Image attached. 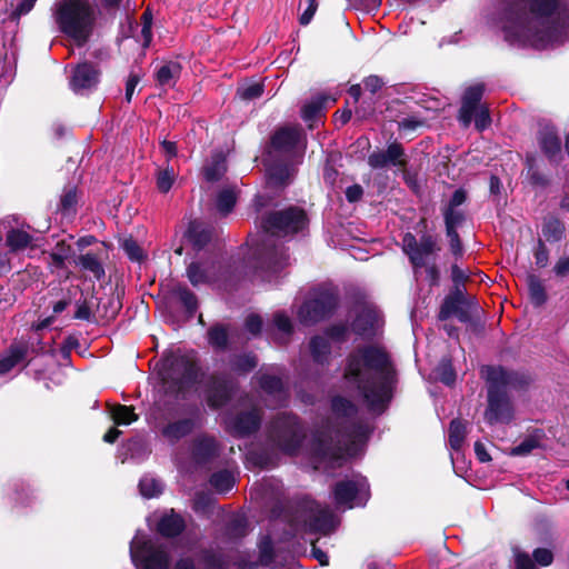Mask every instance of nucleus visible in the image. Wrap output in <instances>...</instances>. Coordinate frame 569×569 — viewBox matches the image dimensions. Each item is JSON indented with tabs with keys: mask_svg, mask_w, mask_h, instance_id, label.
I'll return each mask as SVG.
<instances>
[{
	"mask_svg": "<svg viewBox=\"0 0 569 569\" xmlns=\"http://www.w3.org/2000/svg\"><path fill=\"white\" fill-rule=\"evenodd\" d=\"M172 569H229V560L217 547H199L192 556L180 557Z\"/></svg>",
	"mask_w": 569,
	"mask_h": 569,
	"instance_id": "14",
	"label": "nucleus"
},
{
	"mask_svg": "<svg viewBox=\"0 0 569 569\" xmlns=\"http://www.w3.org/2000/svg\"><path fill=\"white\" fill-rule=\"evenodd\" d=\"M211 236V229L206 223L198 220L190 222L187 237L197 249L203 248L210 241Z\"/></svg>",
	"mask_w": 569,
	"mask_h": 569,
	"instance_id": "33",
	"label": "nucleus"
},
{
	"mask_svg": "<svg viewBox=\"0 0 569 569\" xmlns=\"http://www.w3.org/2000/svg\"><path fill=\"white\" fill-rule=\"evenodd\" d=\"M512 553L515 569H537L529 553L522 551L519 547H513Z\"/></svg>",
	"mask_w": 569,
	"mask_h": 569,
	"instance_id": "52",
	"label": "nucleus"
},
{
	"mask_svg": "<svg viewBox=\"0 0 569 569\" xmlns=\"http://www.w3.org/2000/svg\"><path fill=\"white\" fill-rule=\"evenodd\" d=\"M535 565L547 567L553 561V553L546 548H538L532 552Z\"/></svg>",
	"mask_w": 569,
	"mask_h": 569,
	"instance_id": "59",
	"label": "nucleus"
},
{
	"mask_svg": "<svg viewBox=\"0 0 569 569\" xmlns=\"http://www.w3.org/2000/svg\"><path fill=\"white\" fill-rule=\"evenodd\" d=\"M446 231L457 229L465 221V212L459 208H446L443 211Z\"/></svg>",
	"mask_w": 569,
	"mask_h": 569,
	"instance_id": "49",
	"label": "nucleus"
},
{
	"mask_svg": "<svg viewBox=\"0 0 569 569\" xmlns=\"http://www.w3.org/2000/svg\"><path fill=\"white\" fill-rule=\"evenodd\" d=\"M257 366L253 355L238 356L232 360V369L237 372H249Z\"/></svg>",
	"mask_w": 569,
	"mask_h": 569,
	"instance_id": "54",
	"label": "nucleus"
},
{
	"mask_svg": "<svg viewBox=\"0 0 569 569\" xmlns=\"http://www.w3.org/2000/svg\"><path fill=\"white\" fill-rule=\"evenodd\" d=\"M488 382V407L485 420L489 425L509 423L513 418V407L509 392L528 383L525 375L502 367H486L482 370Z\"/></svg>",
	"mask_w": 569,
	"mask_h": 569,
	"instance_id": "6",
	"label": "nucleus"
},
{
	"mask_svg": "<svg viewBox=\"0 0 569 569\" xmlns=\"http://www.w3.org/2000/svg\"><path fill=\"white\" fill-rule=\"evenodd\" d=\"M100 71L94 64L83 62L78 64L70 78V88L76 94H88L94 90L99 83Z\"/></svg>",
	"mask_w": 569,
	"mask_h": 569,
	"instance_id": "21",
	"label": "nucleus"
},
{
	"mask_svg": "<svg viewBox=\"0 0 569 569\" xmlns=\"http://www.w3.org/2000/svg\"><path fill=\"white\" fill-rule=\"evenodd\" d=\"M466 426L458 419H455L450 422L449 426V446L452 451L456 452V457L451 453V461L455 465L456 460L460 453L462 443L466 438Z\"/></svg>",
	"mask_w": 569,
	"mask_h": 569,
	"instance_id": "36",
	"label": "nucleus"
},
{
	"mask_svg": "<svg viewBox=\"0 0 569 569\" xmlns=\"http://www.w3.org/2000/svg\"><path fill=\"white\" fill-rule=\"evenodd\" d=\"M329 338L325 336H316L310 341V352L317 363H325L330 355Z\"/></svg>",
	"mask_w": 569,
	"mask_h": 569,
	"instance_id": "38",
	"label": "nucleus"
},
{
	"mask_svg": "<svg viewBox=\"0 0 569 569\" xmlns=\"http://www.w3.org/2000/svg\"><path fill=\"white\" fill-rule=\"evenodd\" d=\"M466 303V301H460L455 298H445L439 311V319L443 321L455 316L459 321L468 322L470 315Z\"/></svg>",
	"mask_w": 569,
	"mask_h": 569,
	"instance_id": "31",
	"label": "nucleus"
},
{
	"mask_svg": "<svg viewBox=\"0 0 569 569\" xmlns=\"http://www.w3.org/2000/svg\"><path fill=\"white\" fill-rule=\"evenodd\" d=\"M263 92V86L261 83H251L242 87L238 90V94L243 100H253L259 98Z\"/></svg>",
	"mask_w": 569,
	"mask_h": 569,
	"instance_id": "58",
	"label": "nucleus"
},
{
	"mask_svg": "<svg viewBox=\"0 0 569 569\" xmlns=\"http://www.w3.org/2000/svg\"><path fill=\"white\" fill-rule=\"evenodd\" d=\"M220 267L216 263L210 266L192 262L187 269V277L193 286L214 282L219 279L217 271Z\"/></svg>",
	"mask_w": 569,
	"mask_h": 569,
	"instance_id": "29",
	"label": "nucleus"
},
{
	"mask_svg": "<svg viewBox=\"0 0 569 569\" xmlns=\"http://www.w3.org/2000/svg\"><path fill=\"white\" fill-rule=\"evenodd\" d=\"M323 107V100L321 98L313 99L307 102L301 109L302 119L309 123V128H313L315 122L320 118V112Z\"/></svg>",
	"mask_w": 569,
	"mask_h": 569,
	"instance_id": "44",
	"label": "nucleus"
},
{
	"mask_svg": "<svg viewBox=\"0 0 569 569\" xmlns=\"http://www.w3.org/2000/svg\"><path fill=\"white\" fill-rule=\"evenodd\" d=\"M214 508V501L211 496L207 493H197L193 500V510L197 513L207 515Z\"/></svg>",
	"mask_w": 569,
	"mask_h": 569,
	"instance_id": "51",
	"label": "nucleus"
},
{
	"mask_svg": "<svg viewBox=\"0 0 569 569\" xmlns=\"http://www.w3.org/2000/svg\"><path fill=\"white\" fill-rule=\"evenodd\" d=\"M158 375L163 391L178 396L197 381L199 368L191 358L171 353L158 363Z\"/></svg>",
	"mask_w": 569,
	"mask_h": 569,
	"instance_id": "9",
	"label": "nucleus"
},
{
	"mask_svg": "<svg viewBox=\"0 0 569 569\" xmlns=\"http://www.w3.org/2000/svg\"><path fill=\"white\" fill-rule=\"evenodd\" d=\"M76 312L73 315L74 319L78 320H84V321H91L92 320V312L91 307L87 300H79L76 303Z\"/></svg>",
	"mask_w": 569,
	"mask_h": 569,
	"instance_id": "60",
	"label": "nucleus"
},
{
	"mask_svg": "<svg viewBox=\"0 0 569 569\" xmlns=\"http://www.w3.org/2000/svg\"><path fill=\"white\" fill-rule=\"evenodd\" d=\"M295 531H309L328 535L336 529L338 520L329 507H323L311 499H303L292 518Z\"/></svg>",
	"mask_w": 569,
	"mask_h": 569,
	"instance_id": "10",
	"label": "nucleus"
},
{
	"mask_svg": "<svg viewBox=\"0 0 569 569\" xmlns=\"http://www.w3.org/2000/svg\"><path fill=\"white\" fill-rule=\"evenodd\" d=\"M437 379L447 386H450L456 380V373L452 368L450 359L443 358L435 369Z\"/></svg>",
	"mask_w": 569,
	"mask_h": 569,
	"instance_id": "46",
	"label": "nucleus"
},
{
	"mask_svg": "<svg viewBox=\"0 0 569 569\" xmlns=\"http://www.w3.org/2000/svg\"><path fill=\"white\" fill-rule=\"evenodd\" d=\"M176 64H164L157 71V81L161 86H170L177 73Z\"/></svg>",
	"mask_w": 569,
	"mask_h": 569,
	"instance_id": "57",
	"label": "nucleus"
},
{
	"mask_svg": "<svg viewBox=\"0 0 569 569\" xmlns=\"http://www.w3.org/2000/svg\"><path fill=\"white\" fill-rule=\"evenodd\" d=\"M540 447V439L538 436H528L519 445L511 449L513 456H527L536 448Z\"/></svg>",
	"mask_w": 569,
	"mask_h": 569,
	"instance_id": "50",
	"label": "nucleus"
},
{
	"mask_svg": "<svg viewBox=\"0 0 569 569\" xmlns=\"http://www.w3.org/2000/svg\"><path fill=\"white\" fill-rule=\"evenodd\" d=\"M307 437L301 420L291 412L278 413L267 427L270 446L288 456H296Z\"/></svg>",
	"mask_w": 569,
	"mask_h": 569,
	"instance_id": "8",
	"label": "nucleus"
},
{
	"mask_svg": "<svg viewBox=\"0 0 569 569\" xmlns=\"http://www.w3.org/2000/svg\"><path fill=\"white\" fill-rule=\"evenodd\" d=\"M541 233L546 241L559 242L565 236V224L558 218L550 217L543 221Z\"/></svg>",
	"mask_w": 569,
	"mask_h": 569,
	"instance_id": "37",
	"label": "nucleus"
},
{
	"mask_svg": "<svg viewBox=\"0 0 569 569\" xmlns=\"http://www.w3.org/2000/svg\"><path fill=\"white\" fill-rule=\"evenodd\" d=\"M233 390V382L229 377L212 375L207 390L209 407L218 409L223 407L230 399Z\"/></svg>",
	"mask_w": 569,
	"mask_h": 569,
	"instance_id": "24",
	"label": "nucleus"
},
{
	"mask_svg": "<svg viewBox=\"0 0 569 569\" xmlns=\"http://www.w3.org/2000/svg\"><path fill=\"white\" fill-rule=\"evenodd\" d=\"M539 146L550 163L558 164L562 160L561 141L552 130H542L538 137Z\"/></svg>",
	"mask_w": 569,
	"mask_h": 569,
	"instance_id": "28",
	"label": "nucleus"
},
{
	"mask_svg": "<svg viewBox=\"0 0 569 569\" xmlns=\"http://www.w3.org/2000/svg\"><path fill=\"white\" fill-rule=\"evenodd\" d=\"M74 263L84 272L90 273L94 279L100 280L104 276L103 266L97 254L87 252L79 256Z\"/></svg>",
	"mask_w": 569,
	"mask_h": 569,
	"instance_id": "35",
	"label": "nucleus"
},
{
	"mask_svg": "<svg viewBox=\"0 0 569 569\" xmlns=\"http://www.w3.org/2000/svg\"><path fill=\"white\" fill-rule=\"evenodd\" d=\"M76 203H77L76 190L72 188L66 190L60 200L61 208L64 211H70L73 209Z\"/></svg>",
	"mask_w": 569,
	"mask_h": 569,
	"instance_id": "62",
	"label": "nucleus"
},
{
	"mask_svg": "<svg viewBox=\"0 0 569 569\" xmlns=\"http://www.w3.org/2000/svg\"><path fill=\"white\" fill-rule=\"evenodd\" d=\"M262 328V320L257 315H250L246 319V329L253 336L258 335Z\"/></svg>",
	"mask_w": 569,
	"mask_h": 569,
	"instance_id": "64",
	"label": "nucleus"
},
{
	"mask_svg": "<svg viewBox=\"0 0 569 569\" xmlns=\"http://www.w3.org/2000/svg\"><path fill=\"white\" fill-rule=\"evenodd\" d=\"M237 201L233 188H224L217 196V209L221 214H228Z\"/></svg>",
	"mask_w": 569,
	"mask_h": 569,
	"instance_id": "45",
	"label": "nucleus"
},
{
	"mask_svg": "<svg viewBox=\"0 0 569 569\" xmlns=\"http://www.w3.org/2000/svg\"><path fill=\"white\" fill-rule=\"evenodd\" d=\"M96 0H58L52 16L58 29L78 46L90 38L97 19Z\"/></svg>",
	"mask_w": 569,
	"mask_h": 569,
	"instance_id": "7",
	"label": "nucleus"
},
{
	"mask_svg": "<svg viewBox=\"0 0 569 569\" xmlns=\"http://www.w3.org/2000/svg\"><path fill=\"white\" fill-rule=\"evenodd\" d=\"M498 24L509 43L546 49L566 40L569 9L560 0H509Z\"/></svg>",
	"mask_w": 569,
	"mask_h": 569,
	"instance_id": "1",
	"label": "nucleus"
},
{
	"mask_svg": "<svg viewBox=\"0 0 569 569\" xmlns=\"http://www.w3.org/2000/svg\"><path fill=\"white\" fill-rule=\"evenodd\" d=\"M343 381L370 411L382 412L391 399L395 369L383 349L362 346L347 357Z\"/></svg>",
	"mask_w": 569,
	"mask_h": 569,
	"instance_id": "2",
	"label": "nucleus"
},
{
	"mask_svg": "<svg viewBox=\"0 0 569 569\" xmlns=\"http://www.w3.org/2000/svg\"><path fill=\"white\" fill-rule=\"evenodd\" d=\"M308 224L303 209L289 207L274 211L261 219L263 239L257 246L259 268L271 281V277L280 273L289 264V254L282 244H276L273 237H286L302 231Z\"/></svg>",
	"mask_w": 569,
	"mask_h": 569,
	"instance_id": "4",
	"label": "nucleus"
},
{
	"mask_svg": "<svg viewBox=\"0 0 569 569\" xmlns=\"http://www.w3.org/2000/svg\"><path fill=\"white\" fill-rule=\"evenodd\" d=\"M199 426L196 416L184 417L164 425L160 432L162 437L170 443H176L180 439L190 435Z\"/></svg>",
	"mask_w": 569,
	"mask_h": 569,
	"instance_id": "27",
	"label": "nucleus"
},
{
	"mask_svg": "<svg viewBox=\"0 0 569 569\" xmlns=\"http://www.w3.org/2000/svg\"><path fill=\"white\" fill-rule=\"evenodd\" d=\"M226 423L228 430L233 436H249L259 429L261 423V413L258 409H251L229 418Z\"/></svg>",
	"mask_w": 569,
	"mask_h": 569,
	"instance_id": "23",
	"label": "nucleus"
},
{
	"mask_svg": "<svg viewBox=\"0 0 569 569\" xmlns=\"http://www.w3.org/2000/svg\"><path fill=\"white\" fill-rule=\"evenodd\" d=\"M303 130L287 126L277 130L271 138V150L267 164L268 181L274 186L287 184L293 176L295 166L305 152Z\"/></svg>",
	"mask_w": 569,
	"mask_h": 569,
	"instance_id": "5",
	"label": "nucleus"
},
{
	"mask_svg": "<svg viewBox=\"0 0 569 569\" xmlns=\"http://www.w3.org/2000/svg\"><path fill=\"white\" fill-rule=\"evenodd\" d=\"M251 496L263 508L270 509L273 516H278L283 508L284 488L278 479H264L256 483L251 489Z\"/></svg>",
	"mask_w": 569,
	"mask_h": 569,
	"instance_id": "16",
	"label": "nucleus"
},
{
	"mask_svg": "<svg viewBox=\"0 0 569 569\" xmlns=\"http://www.w3.org/2000/svg\"><path fill=\"white\" fill-rule=\"evenodd\" d=\"M2 226L6 229L4 244L10 253L29 254L38 248V238L31 234L24 226H12L9 219L4 220Z\"/></svg>",
	"mask_w": 569,
	"mask_h": 569,
	"instance_id": "17",
	"label": "nucleus"
},
{
	"mask_svg": "<svg viewBox=\"0 0 569 569\" xmlns=\"http://www.w3.org/2000/svg\"><path fill=\"white\" fill-rule=\"evenodd\" d=\"M483 91V83H476L465 90L459 110V120L463 127H469L472 120L478 131H483L490 126L489 110L480 103Z\"/></svg>",
	"mask_w": 569,
	"mask_h": 569,
	"instance_id": "12",
	"label": "nucleus"
},
{
	"mask_svg": "<svg viewBox=\"0 0 569 569\" xmlns=\"http://www.w3.org/2000/svg\"><path fill=\"white\" fill-rule=\"evenodd\" d=\"M234 476L228 470L214 472L210 477V485L216 489V491L220 493L231 490L234 486Z\"/></svg>",
	"mask_w": 569,
	"mask_h": 569,
	"instance_id": "40",
	"label": "nucleus"
},
{
	"mask_svg": "<svg viewBox=\"0 0 569 569\" xmlns=\"http://www.w3.org/2000/svg\"><path fill=\"white\" fill-rule=\"evenodd\" d=\"M332 496L338 509H352L363 507L370 497V489L367 479L360 475L338 481Z\"/></svg>",
	"mask_w": 569,
	"mask_h": 569,
	"instance_id": "13",
	"label": "nucleus"
},
{
	"mask_svg": "<svg viewBox=\"0 0 569 569\" xmlns=\"http://www.w3.org/2000/svg\"><path fill=\"white\" fill-rule=\"evenodd\" d=\"M381 326V315L377 307L363 305L358 311L352 322V330L362 337L376 335Z\"/></svg>",
	"mask_w": 569,
	"mask_h": 569,
	"instance_id": "22",
	"label": "nucleus"
},
{
	"mask_svg": "<svg viewBox=\"0 0 569 569\" xmlns=\"http://www.w3.org/2000/svg\"><path fill=\"white\" fill-rule=\"evenodd\" d=\"M184 529L183 518L171 511L163 515L158 522V531L166 537H176Z\"/></svg>",
	"mask_w": 569,
	"mask_h": 569,
	"instance_id": "32",
	"label": "nucleus"
},
{
	"mask_svg": "<svg viewBox=\"0 0 569 569\" xmlns=\"http://www.w3.org/2000/svg\"><path fill=\"white\" fill-rule=\"evenodd\" d=\"M110 413L114 423L118 426H128L138 419L133 409L123 405L112 406Z\"/></svg>",
	"mask_w": 569,
	"mask_h": 569,
	"instance_id": "43",
	"label": "nucleus"
},
{
	"mask_svg": "<svg viewBox=\"0 0 569 569\" xmlns=\"http://www.w3.org/2000/svg\"><path fill=\"white\" fill-rule=\"evenodd\" d=\"M268 330L273 341L283 345L292 335L293 327L290 318L284 312L279 311L273 315L272 323Z\"/></svg>",
	"mask_w": 569,
	"mask_h": 569,
	"instance_id": "30",
	"label": "nucleus"
},
{
	"mask_svg": "<svg viewBox=\"0 0 569 569\" xmlns=\"http://www.w3.org/2000/svg\"><path fill=\"white\" fill-rule=\"evenodd\" d=\"M130 557L137 569H170L171 566L169 547L140 532L130 542Z\"/></svg>",
	"mask_w": 569,
	"mask_h": 569,
	"instance_id": "11",
	"label": "nucleus"
},
{
	"mask_svg": "<svg viewBox=\"0 0 569 569\" xmlns=\"http://www.w3.org/2000/svg\"><path fill=\"white\" fill-rule=\"evenodd\" d=\"M40 338H30L29 340H19L13 342L10 348L0 358V376L10 372L14 367L24 363L31 353L38 352ZM41 349V347H39Z\"/></svg>",
	"mask_w": 569,
	"mask_h": 569,
	"instance_id": "18",
	"label": "nucleus"
},
{
	"mask_svg": "<svg viewBox=\"0 0 569 569\" xmlns=\"http://www.w3.org/2000/svg\"><path fill=\"white\" fill-rule=\"evenodd\" d=\"M259 562L261 566H269L273 559L272 541L271 538L262 537L259 542Z\"/></svg>",
	"mask_w": 569,
	"mask_h": 569,
	"instance_id": "53",
	"label": "nucleus"
},
{
	"mask_svg": "<svg viewBox=\"0 0 569 569\" xmlns=\"http://www.w3.org/2000/svg\"><path fill=\"white\" fill-rule=\"evenodd\" d=\"M209 343L217 349H224L228 345V332L223 326L217 325L208 331Z\"/></svg>",
	"mask_w": 569,
	"mask_h": 569,
	"instance_id": "48",
	"label": "nucleus"
},
{
	"mask_svg": "<svg viewBox=\"0 0 569 569\" xmlns=\"http://www.w3.org/2000/svg\"><path fill=\"white\" fill-rule=\"evenodd\" d=\"M219 453V443L214 437L200 435L192 440L191 456L197 465L211 461Z\"/></svg>",
	"mask_w": 569,
	"mask_h": 569,
	"instance_id": "26",
	"label": "nucleus"
},
{
	"mask_svg": "<svg viewBox=\"0 0 569 569\" xmlns=\"http://www.w3.org/2000/svg\"><path fill=\"white\" fill-rule=\"evenodd\" d=\"M535 260L536 264L540 268H543L548 264L549 251L541 240H539L538 247L535 251Z\"/></svg>",
	"mask_w": 569,
	"mask_h": 569,
	"instance_id": "61",
	"label": "nucleus"
},
{
	"mask_svg": "<svg viewBox=\"0 0 569 569\" xmlns=\"http://www.w3.org/2000/svg\"><path fill=\"white\" fill-rule=\"evenodd\" d=\"M121 246L130 260L140 261L143 258V251L134 239L127 238Z\"/></svg>",
	"mask_w": 569,
	"mask_h": 569,
	"instance_id": "56",
	"label": "nucleus"
},
{
	"mask_svg": "<svg viewBox=\"0 0 569 569\" xmlns=\"http://www.w3.org/2000/svg\"><path fill=\"white\" fill-rule=\"evenodd\" d=\"M337 306V296L330 290L315 291L298 311L303 325H312L329 316Z\"/></svg>",
	"mask_w": 569,
	"mask_h": 569,
	"instance_id": "15",
	"label": "nucleus"
},
{
	"mask_svg": "<svg viewBox=\"0 0 569 569\" xmlns=\"http://www.w3.org/2000/svg\"><path fill=\"white\" fill-rule=\"evenodd\" d=\"M528 290L531 302L536 307H541L547 301V292L545 286L536 276H530L528 279Z\"/></svg>",
	"mask_w": 569,
	"mask_h": 569,
	"instance_id": "42",
	"label": "nucleus"
},
{
	"mask_svg": "<svg viewBox=\"0 0 569 569\" xmlns=\"http://www.w3.org/2000/svg\"><path fill=\"white\" fill-rule=\"evenodd\" d=\"M553 272L558 278H566L569 276V256L561 257L553 266Z\"/></svg>",
	"mask_w": 569,
	"mask_h": 569,
	"instance_id": "63",
	"label": "nucleus"
},
{
	"mask_svg": "<svg viewBox=\"0 0 569 569\" xmlns=\"http://www.w3.org/2000/svg\"><path fill=\"white\" fill-rule=\"evenodd\" d=\"M259 387L266 407L276 409L287 405L289 391L279 377L263 373L259 377Z\"/></svg>",
	"mask_w": 569,
	"mask_h": 569,
	"instance_id": "19",
	"label": "nucleus"
},
{
	"mask_svg": "<svg viewBox=\"0 0 569 569\" xmlns=\"http://www.w3.org/2000/svg\"><path fill=\"white\" fill-rule=\"evenodd\" d=\"M405 151L400 143L393 142L388 146L387 150L375 151L368 157V164L372 169H382L388 166L402 167Z\"/></svg>",
	"mask_w": 569,
	"mask_h": 569,
	"instance_id": "25",
	"label": "nucleus"
},
{
	"mask_svg": "<svg viewBox=\"0 0 569 569\" xmlns=\"http://www.w3.org/2000/svg\"><path fill=\"white\" fill-rule=\"evenodd\" d=\"M439 250L436 239L430 234H423L418 242L415 236L407 233L403 238V251L408 254L415 268H421L426 258Z\"/></svg>",
	"mask_w": 569,
	"mask_h": 569,
	"instance_id": "20",
	"label": "nucleus"
},
{
	"mask_svg": "<svg viewBox=\"0 0 569 569\" xmlns=\"http://www.w3.org/2000/svg\"><path fill=\"white\" fill-rule=\"evenodd\" d=\"M331 409L339 426L328 428L315 439V456L319 463L340 465L346 458H353L363 451L370 436V426L358 417L356 405L345 397L337 396Z\"/></svg>",
	"mask_w": 569,
	"mask_h": 569,
	"instance_id": "3",
	"label": "nucleus"
},
{
	"mask_svg": "<svg viewBox=\"0 0 569 569\" xmlns=\"http://www.w3.org/2000/svg\"><path fill=\"white\" fill-rule=\"evenodd\" d=\"M227 171L226 157L222 152H216L203 167V176L207 181L213 182L222 178Z\"/></svg>",
	"mask_w": 569,
	"mask_h": 569,
	"instance_id": "34",
	"label": "nucleus"
},
{
	"mask_svg": "<svg viewBox=\"0 0 569 569\" xmlns=\"http://www.w3.org/2000/svg\"><path fill=\"white\" fill-rule=\"evenodd\" d=\"M526 179L532 187L543 188L548 186V179L542 174L536 166V157L533 154H527L526 157Z\"/></svg>",
	"mask_w": 569,
	"mask_h": 569,
	"instance_id": "39",
	"label": "nucleus"
},
{
	"mask_svg": "<svg viewBox=\"0 0 569 569\" xmlns=\"http://www.w3.org/2000/svg\"><path fill=\"white\" fill-rule=\"evenodd\" d=\"M163 485L162 482L151 476H143L139 481V490L142 497L144 498H154L162 492Z\"/></svg>",
	"mask_w": 569,
	"mask_h": 569,
	"instance_id": "41",
	"label": "nucleus"
},
{
	"mask_svg": "<svg viewBox=\"0 0 569 569\" xmlns=\"http://www.w3.org/2000/svg\"><path fill=\"white\" fill-rule=\"evenodd\" d=\"M174 170L172 168H166L160 171L157 176V187L161 192H168L174 181Z\"/></svg>",
	"mask_w": 569,
	"mask_h": 569,
	"instance_id": "55",
	"label": "nucleus"
},
{
	"mask_svg": "<svg viewBox=\"0 0 569 569\" xmlns=\"http://www.w3.org/2000/svg\"><path fill=\"white\" fill-rule=\"evenodd\" d=\"M176 296L179 298L180 302L186 308L187 312L192 316L198 308V300L193 292H191L187 287H177L174 290Z\"/></svg>",
	"mask_w": 569,
	"mask_h": 569,
	"instance_id": "47",
	"label": "nucleus"
}]
</instances>
